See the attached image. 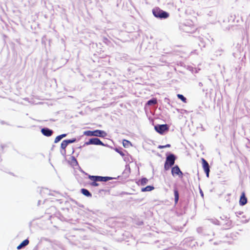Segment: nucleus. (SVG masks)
Here are the masks:
<instances>
[{"instance_id":"1","label":"nucleus","mask_w":250,"mask_h":250,"mask_svg":"<svg viewBox=\"0 0 250 250\" xmlns=\"http://www.w3.org/2000/svg\"><path fill=\"white\" fill-rule=\"evenodd\" d=\"M177 156L171 152H167L166 153V159L164 164V169L165 171H168L172 166L174 165Z\"/></svg>"},{"instance_id":"2","label":"nucleus","mask_w":250,"mask_h":250,"mask_svg":"<svg viewBox=\"0 0 250 250\" xmlns=\"http://www.w3.org/2000/svg\"><path fill=\"white\" fill-rule=\"evenodd\" d=\"M152 13L154 17L161 19H167L169 17V14L158 7H155L152 10Z\"/></svg>"},{"instance_id":"3","label":"nucleus","mask_w":250,"mask_h":250,"mask_svg":"<svg viewBox=\"0 0 250 250\" xmlns=\"http://www.w3.org/2000/svg\"><path fill=\"white\" fill-rule=\"evenodd\" d=\"M171 173L172 176L175 177L178 176L180 178H183L184 176V173L177 165H175L171 167Z\"/></svg>"},{"instance_id":"4","label":"nucleus","mask_w":250,"mask_h":250,"mask_svg":"<svg viewBox=\"0 0 250 250\" xmlns=\"http://www.w3.org/2000/svg\"><path fill=\"white\" fill-rule=\"evenodd\" d=\"M201 162L202 167L203 168L204 172L205 173L207 177L208 178L209 176L210 168L209 164L207 162V161L203 158H201Z\"/></svg>"},{"instance_id":"5","label":"nucleus","mask_w":250,"mask_h":250,"mask_svg":"<svg viewBox=\"0 0 250 250\" xmlns=\"http://www.w3.org/2000/svg\"><path fill=\"white\" fill-rule=\"evenodd\" d=\"M96 177H94L95 180H98V182H107L112 179H120L121 176L117 177H112L110 176H102L96 175Z\"/></svg>"},{"instance_id":"6","label":"nucleus","mask_w":250,"mask_h":250,"mask_svg":"<svg viewBox=\"0 0 250 250\" xmlns=\"http://www.w3.org/2000/svg\"><path fill=\"white\" fill-rule=\"evenodd\" d=\"M155 130L160 134H163L167 131L168 127L167 125H158L154 126Z\"/></svg>"},{"instance_id":"7","label":"nucleus","mask_w":250,"mask_h":250,"mask_svg":"<svg viewBox=\"0 0 250 250\" xmlns=\"http://www.w3.org/2000/svg\"><path fill=\"white\" fill-rule=\"evenodd\" d=\"M90 145H100L103 146H104L109 147L111 148H112V146H109L107 144L104 143L103 142H85L84 144L83 145V146H88Z\"/></svg>"},{"instance_id":"8","label":"nucleus","mask_w":250,"mask_h":250,"mask_svg":"<svg viewBox=\"0 0 250 250\" xmlns=\"http://www.w3.org/2000/svg\"><path fill=\"white\" fill-rule=\"evenodd\" d=\"M75 142H62L61 145V153L62 155L65 156L66 154V150L65 148L67 147V146L69 144L73 143H74Z\"/></svg>"},{"instance_id":"9","label":"nucleus","mask_w":250,"mask_h":250,"mask_svg":"<svg viewBox=\"0 0 250 250\" xmlns=\"http://www.w3.org/2000/svg\"><path fill=\"white\" fill-rule=\"evenodd\" d=\"M173 193L174 196V204L176 205L178 204L179 200V190L176 184L173 186Z\"/></svg>"},{"instance_id":"10","label":"nucleus","mask_w":250,"mask_h":250,"mask_svg":"<svg viewBox=\"0 0 250 250\" xmlns=\"http://www.w3.org/2000/svg\"><path fill=\"white\" fill-rule=\"evenodd\" d=\"M247 202L248 199L246 196L245 193L244 192H242L240 197L239 201V205L241 206H244L247 203Z\"/></svg>"},{"instance_id":"11","label":"nucleus","mask_w":250,"mask_h":250,"mask_svg":"<svg viewBox=\"0 0 250 250\" xmlns=\"http://www.w3.org/2000/svg\"><path fill=\"white\" fill-rule=\"evenodd\" d=\"M130 173V168L129 167V165L128 164H126L125 166V169L122 173V176H121L120 178L121 177H124L125 179L127 178Z\"/></svg>"},{"instance_id":"12","label":"nucleus","mask_w":250,"mask_h":250,"mask_svg":"<svg viewBox=\"0 0 250 250\" xmlns=\"http://www.w3.org/2000/svg\"><path fill=\"white\" fill-rule=\"evenodd\" d=\"M112 149H114L115 151L118 153L122 157H124L125 156V153H127L125 150L120 146H115L114 148L112 147Z\"/></svg>"},{"instance_id":"13","label":"nucleus","mask_w":250,"mask_h":250,"mask_svg":"<svg viewBox=\"0 0 250 250\" xmlns=\"http://www.w3.org/2000/svg\"><path fill=\"white\" fill-rule=\"evenodd\" d=\"M96 177V175H88V179L92 181L90 184L92 187H98L99 186V184L97 183L98 180H95L94 178H93Z\"/></svg>"},{"instance_id":"14","label":"nucleus","mask_w":250,"mask_h":250,"mask_svg":"<svg viewBox=\"0 0 250 250\" xmlns=\"http://www.w3.org/2000/svg\"><path fill=\"white\" fill-rule=\"evenodd\" d=\"M70 159H71L68 161V163L70 166L72 167H79L77 160L74 156H71Z\"/></svg>"},{"instance_id":"15","label":"nucleus","mask_w":250,"mask_h":250,"mask_svg":"<svg viewBox=\"0 0 250 250\" xmlns=\"http://www.w3.org/2000/svg\"><path fill=\"white\" fill-rule=\"evenodd\" d=\"M80 191L81 193L86 197H91L92 196V193L86 188H81Z\"/></svg>"},{"instance_id":"16","label":"nucleus","mask_w":250,"mask_h":250,"mask_svg":"<svg viewBox=\"0 0 250 250\" xmlns=\"http://www.w3.org/2000/svg\"><path fill=\"white\" fill-rule=\"evenodd\" d=\"M41 131L44 135L46 136H50L53 133L52 130L47 128H42Z\"/></svg>"},{"instance_id":"17","label":"nucleus","mask_w":250,"mask_h":250,"mask_svg":"<svg viewBox=\"0 0 250 250\" xmlns=\"http://www.w3.org/2000/svg\"><path fill=\"white\" fill-rule=\"evenodd\" d=\"M29 241L28 239H26L24 240L23 241H22L21 243V244L17 246V249L18 250H20L22 248L26 246H27L29 244Z\"/></svg>"},{"instance_id":"18","label":"nucleus","mask_w":250,"mask_h":250,"mask_svg":"<svg viewBox=\"0 0 250 250\" xmlns=\"http://www.w3.org/2000/svg\"><path fill=\"white\" fill-rule=\"evenodd\" d=\"M95 136L105 137L106 135L105 132L102 130H97L94 131Z\"/></svg>"},{"instance_id":"19","label":"nucleus","mask_w":250,"mask_h":250,"mask_svg":"<svg viewBox=\"0 0 250 250\" xmlns=\"http://www.w3.org/2000/svg\"><path fill=\"white\" fill-rule=\"evenodd\" d=\"M95 136L105 137L106 135L105 132L102 130H97L94 131Z\"/></svg>"},{"instance_id":"20","label":"nucleus","mask_w":250,"mask_h":250,"mask_svg":"<svg viewBox=\"0 0 250 250\" xmlns=\"http://www.w3.org/2000/svg\"><path fill=\"white\" fill-rule=\"evenodd\" d=\"M154 189V187L152 185H148L146 187L142 188H141V191L142 192H146V191H151Z\"/></svg>"},{"instance_id":"21","label":"nucleus","mask_w":250,"mask_h":250,"mask_svg":"<svg viewBox=\"0 0 250 250\" xmlns=\"http://www.w3.org/2000/svg\"><path fill=\"white\" fill-rule=\"evenodd\" d=\"M147 182H148V179L146 178L142 177L138 181V184L139 185L145 186L147 183Z\"/></svg>"},{"instance_id":"22","label":"nucleus","mask_w":250,"mask_h":250,"mask_svg":"<svg viewBox=\"0 0 250 250\" xmlns=\"http://www.w3.org/2000/svg\"><path fill=\"white\" fill-rule=\"evenodd\" d=\"M42 193H46L50 195H53V194L51 193L50 190H49L48 188H42L41 190V194H42Z\"/></svg>"},{"instance_id":"23","label":"nucleus","mask_w":250,"mask_h":250,"mask_svg":"<svg viewBox=\"0 0 250 250\" xmlns=\"http://www.w3.org/2000/svg\"><path fill=\"white\" fill-rule=\"evenodd\" d=\"M83 134L87 136H95L94 131H86L84 132Z\"/></svg>"},{"instance_id":"24","label":"nucleus","mask_w":250,"mask_h":250,"mask_svg":"<svg viewBox=\"0 0 250 250\" xmlns=\"http://www.w3.org/2000/svg\"><path fill=\"white\" fill-rule=\"evenodd\" d=\"M157 103V100L156 99H151L150 100H149L147 102V104L148 105H154L155 104H156Z\"/></svg>"},{"instance_id":"25","label":"nucleus","mask_w":250,"mask_h":250,"mask_svg":"<svg viewBox=\"0 0 250 250\" xmlns=\"http://www.w3.org/2000/svg\"><path fill=\"white\" fill-rule=\"evenodd\" d=\"M66 136V134H63L60 135L58 136L55 139L56 141H61L63 138L65 137Z\"/></svg>"},{"instance_id":"26","label":"nucleus","mask_w":250,"mask_h":250,"mask_svg":"<svg viewBox=\"0 0 250 250\" xmlns=\"http://www.w3.org/2000/svg\"><path fill=\"white\" fill-rule=\"evenodd\" d=\"M124 146L125 147H127L128 146H132V145L131 144V142H122Z\"/></svg>"},{"instance_id":"27","label":"nucleus","mask_w":250,"mask_h":250,"mask_svg":"<svg viewBox=\"0 0 250 250\" xmlns=\"http://www.w3.org/2000/svg\"><path fill=\"white\" fill-rule=\"evenodd\" d=\"M177 97L179 99L181 100L183 102H184V103L187 102L186 98L183 95L179 94L177 95Z\"/></svg>"},{"instance_id":"28","label":"nucleus","mask_w":250,"mask_h":250,"mask_svg":"<svg viewBox=\"0 0 250 250\" xmlns=\"http://www.w3.org/2000/svg\"><path fill=\"white\" fill-rule=\"evenodd\" d=\"M212 223L216 225H220V222L216 219H209Z\"/></svg>"},{"instance_id":"29","label":"nucleus","mask_w":250,"mask_h":250,"mask_svg":"<svg viewBox=\"0 0 250 250\" xmlns=\"http://www.w3.org/2000/svg\"><path fill=\"white\" fill-rule=\"evenodd\" d=\"M171 145L170 144H167L166 145H159L158 146V148L161 149L164 148L166 147H170Z\"/></svg>"},{"instance_id":"30","label":"nucleus","mask_w":250,"mask_h":250,"mask_svg":"<svg viewBox=\"0 0 250 250\" xmlns=\"http://www.w3.org/2000/svg\"><path fill=\"white\" fill-rule=\"evenodd\" d=\"M197 232L199 234H203V229L202 227H199L196 229Z\"/></svg>"},{"instance_id":"31","label":"nucleus","mask_w":250,"mask_h":250,"mask_svg":"<svg viewBox=\"0 0 250 250\" xmlns=\"http://www.w3.org/2000/svg\"><path fill=\"white\" fill-rule=\"evenodd\" d=\"M88 141H100V139L97 137H93L90 138Z\"/></svg>"},{"instance_id":"32","label":"nucleus","mask_w":250,"mask_h":250,"mask_svg":"<svg viewBox=\"0 0 250 250\" xmlns=\"http://www.w3.org/2000/svg\"><path fill=\"white\" fill-rule=\"evenodd\" d=\"M199 192H200L201 196L203 198L204 197V193H203V191H202V190L200 188H199Z\"/></svg>"},{"instance_id":"33","label":"nucleus","mask_w":250,"mask_h":250,"mask_svg":"<svg viewBox=\"0 0 250 250\" xmlns=\"http://www.w3.org/2000/svg\"><path fill=\"white\" fill-rule=\"evenodd\" d=\"M249 221V219H244V220H242L241 221V222L243 223H246L247 222H248Z\"/></svg>"},{"instance_id":"34","label":"nucleus","mask_w":250,"mask_h":250,"mask_svg":"<svg viewBox=\"0 0 250 250\" xmlns=\"http://www.w3.org/2000/svg\"><path fill=\"white\" fill-rule=\"evenodd\" d=\"M107 191H108V190L107 189H101L99 190V192L101 193L102 192H105Z\"/></svg>"},{"instance_id":"35","label":"nucleus","mask_w":250,"mask_h":250,"mask_svg":"<svg viewBox=\"0 0 250 250\" xmlns=\"http://www.w3.org/2000/svg\"><path fill=\"white\" fill-rule=\"evenodd\" d=\"M250 142H248L247 143H246V144L245 145L247 147V148H250Z\"/></svg>"},{"instance_id":"36","label":"nucleus","mask_w":250,"mask_h":250,"mask_svg":"<svg viewBox=\"0 0 250 250\" xmlns=\"http://www.w3.org/2000/svg\"><path fill=\"white\" fill-rule=\"evenodd\" d=\"M243 212L242 211H239V212H236V214H238V215H242L243 214Z\"/></svg>"},{"instance_id":"37","label":"nucleus","mask_w":250,"mask_h":250,"mask_svg":"<svg viewBox=\"0 0 250 250\" xmlns=\"http://www.w3.org/2000/svg\"><path fill=\"white\" fill-rule=\"evenodd\" d=\"M65 141H76V139H72L65 140Z\"/></svg>"},{"instance_id":"38","label":"nucleus","mask_w":250,"mask_h":250,"mask_svg":"<svg viewBox=\"0 0 250 250\" xmlns=\"http://www.w3.org/2000/svg\"><path fill=\"white\" fill-rule=\"evenodd\" d=\"M79 168H80V171H81L82 172H83V173H85V174H87V173H85V172H84V171H83V170L81 168V167H80V166H79Z\"/></svg>"},{"instance_id":"39","label":"nucleus","mask_w":250,"mask_h":250,"mask_svg":"<svg viewBox=\"0 0 250 250\" xmlns=\"http://www.w3.org/2000/svg\"><path fill=\"white\" fill-rule=\"evenodd\" d=\"M33 250H38V245L36 246L34 248V249H33Z\"/></svg>"},{"instance_id":"40","label":"nucleus","mask_w":250,"mask_h":250,"mask_svg":"<svg viewBox=\"0 0 250 250\" xmlns=\"http://www.w3.org/2000/svg\"><path fill=\"white\" fill-rule=\"evenodd\" d=\"M41 200H39V201H38V206L40 205V204H41Z\"/></svg>"},{"instance_id":"41","label":"nucleus","mask_w":250,"mask_h":250,"mask_svg":"<svg viewBox=\"0 0 250 250\" xmlns=\"http://www.w3.org/2000/svg\"><path fill=\"white\" fill-rule=\"evenodd\" d=\"M122 141H127V140L125 139H123Z\"/></svg>"},{"instance_id":"42","label":"nucleus","mask_w":250,"mask_h":250,"mask_svg":"<svg viewBox=\"0 0 250 250\" xmlns=\"http://www.w3.org/2000/svg\"><path fill=\"white\" fill-rule=\"evenodd\" d=\"M58 142H57V141L54 142V143H58Z\"/></svg>"},{"instance_id":"43","label":"nucleus","mask_w":250,"mask_h":250,"mask_svg":"<svg viewBox=\"0 0 250 250\" xmlns=\"http://www.w3.org/2000/svg\"><path fill=\"white\" fill-rule=\"evenodd\" d=\"M44 250H48V249H44Z\"/></svg>"},{"instance_id":"44","label":"nucleus","mask_w":250,"mask_h":250,"mask_svg":"<svg viewBox=\"0 0 250 250\" xmlns=\"http://www.w3.org/2000/svg\"><path fill=\"white\" fill-rule=\"evenodd\" d=\"M111 183V182H108L107 184H110Z\"/></svg>"},{"instance_id":"45","label":"nucleus","mask_w":250,"mask_h":250,"mask_svg":"<svg viewBox=\"0 0 250 250\" xmlns=\"http://www.w3.org/2000/svg\"><path fill=\"white\" fill-rule=\"evenodd\" d=\"M11 174L14 175L13 173H10Z\"/></svg>"},{"instance_id":"46","label":"nucleus","mask_w":250,"mask_h":250,"mask_svg":"<svg viewBox=\"0 0 250 250\" xmlns=\"http://www.w3.org/2000/svg\"><path fill=\"white\" fill-rule=\"evenodd\" d=\"M243 218H245V216H243L242 217Z\"/></svg>"}]
</instances>
